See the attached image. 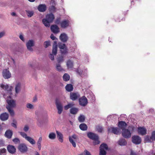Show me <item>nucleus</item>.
<instances>
[{
	"mask_svg": "<svg viewBox=\"0 0 155 155\" xmlns=\"http://www.w3.org/2000/svg\"><path fill=\"white\" fill-rule=\"evenodd\" d=\"M96 130L98 132L101 133L103 130V128L101 126L98 125L96 126Z\"/></svg>",
	"mask_w": 155,
	"mask_h": 155,
	"instance_id": "37",
	"label": "nucleus"
},
{
	"mask_svg": "<svg viewBox=\"0 0 155 155\" xmlns=\"http://www.w3.org/2000/svg\"><path fill=\"white\" fill-rule=\"evenodd\" d=\"M132 142L136 144H138L141 142V138L138 136H133L132 137Z\"/></svg>",
	"mask_w": 155,
	"mask_h": 155,
	"instance_id": "13",
	"label": "nucleus"
},
{
	"mask_svg": "<svg viewBox=\"0 0 155 155\" xmlns=\"http://www.w3.org/2000/svg\"><path fill=\"white\" fill-rule=\"evenodd\" d=\"M69 140L70 142L72 144L73 146L75 147H76V144L75 142L74 141L71 137H69Z\"/></svg>",
	"mask_w": 155,
	"mask_h": 155,
	"instance_id": "41",
	"label": "nucleus"
},
{
	"mask_svg": "<svg viewBox=\"0 0 155 155\" xmlns=\"http://www.w3.org/2000/svg\"><path fill=\"white\" fill-rule=\"evenodd\" d=\"M56 69L59 71H61L63 70V68L59 64H57L56 65Z\"/></svg>",
	"mask_w": 155,
	"mask_h": 155,
	"instance_id": "42",
	"label": "nucleus"
},
{
	"mask_svg": "<svg viewBox=\"0 0 155 155\" xmlns=\"http://www.w3.org/2000/svg\"><path fill=\"white\" fill-rule=\"evenodd\" d=\"M6 151V150L5 148H2L0 149V153H2L3 154L5 153Z\"/></svg>",
	"mask_w": 155,
	"mask_h": 155,
	"instance_id": "52",
	"label": "nucleus"
},
{
	"mask_svg": "<svg viewBox=\"0 0 155 155\" xmlns=\"http://www.w3.org/2000/svg\"><path fill=\"white\" fill-rule=\"evenodd\" d=\"M12 125L13 127H14L15 128H16V125L14 123H12Z\"/></svg>",
	"mask_w": 155,
	"mask_h": 155,
	"instance_id": "63",
	"label": "nucleus"
},
{
	"mask_svg": "<svg viewBox=\"0 0 155 155\" xmlns=\"http://www.w3.org/2000/svg\"><path fill=\"white\" fill-rule=\"evenodd\" d=\"M79 127L80 129L82 130H86L87 128V125L84 123L81 124L79 125Z\"/></svg>",
	"mask_w": 155,
	"mask_h": 155,
	"instance_id": "29",
	"label": "nucleus"
},
{
	"mask_svg": "<svg viewBox=\"0 0 155 155\" xmlns=\"http://www.w3.org/2000/svg\"><path fill=\"white\" fill-rule=\"evenodd\" d=\"M0 87L3 90L2 94L3 97L6 100L8 104L6 108L10 113L11 116H14L15 113L12 108L16 107V101L12 99V86H9L7 84H0Z\"/></svg>",
	"mask_w": 155,
	"mask_h": 155,
	"instance_id": "1",
	"label": "nucleus"
},
{
	"mask_svg": "<svg viewBox=\"0 0 155 155\" xmlns=\"http://www.w3.org/2000/svg\"><path fill=\"white\" fill-rule=\"evenodd\" d=\"M19 133L22 137L25 138L31 144L33 145L35 144L36 142L35 140L32 138L28 136L26 133L23 132H20Z\"/></svg>",
	"mask_w": 155,
	"mask_h": 155,
	"instance_id": "4",
	"label": "nucleus"
},
{
	"mask_svg": "<svg viewBox=\"0 0 155 155\" xmlns=\"http://www.w3.org/2000/svg\"><path fill=\"white\" fill-rule=\"evenodd\" d=\"M69 21L68 20H64L61 23V26L63 28H66L69 25Z\"/></svg>",
	"mask_w": 155,
	"mask_h": 155,
	"instance_id": "16",
	"label": "nucleus"
},
{
	"mask_svg": "<svg viewBox=\"0 0 155 155\" xmlns=\"http://www.w3.org/2000/svg\"><path fill=\"white\" fill-rule=\"evenodd\" d=\"M61 19L60 18H57L55 20V23L57 24V25H59L60 24L61 25Z\"/></svg>",
	"mask_w": 155,
	"mask_h": 155,
	"instance_id": "44",
	"label": "nucleus"
},
{
	"mask_svg": "<svg viewBox=\"0 0 155 155\" xmlns=\"http://www.w3.org/2000/svg\"><path fill=\"white\" fill-rule=\"evenodd\" d=\"M87 103V100L85 96L81 97L79 99V104L81 106H85Z\"/></svg>",
	"mask_w": 155,
	"mask_h": 155,
	"instance_id": "7",
	"label": "nucleus"
},
{
	"mask_svg": "<svg viewBox=\"0 0 155 155\" xmlns=\"http://www.w3.org/2000/svg\"><path fill=\"white\" fill-rule=\"evenodd\" d=\"M137 154L133 150L131 151L130 155H137Z\"/></svg>",
	"mask_w": 155,
	"mask_h": 155,
	"instance_id": "60",
	"label": "nucleus"
},
{
	"mask_svg": "<svg viewBox=\"0 0 155 155\" xmlns=\"http://www.w3.org/2000/svg\"><path fill=\"white\" fill-rule=\"evenodd\" d=\"M78 111V109L76 107H72L70 109V113L73 114H76Z\"/></svg>",
	"mask_w": 155,
	"mask_h": 155,
	"instance_id": "28",
	"label": "nucleus"
},
{
	"mask_svg": "<svg viewBox=\"0 0 155 155\" xmlns=\"http://www.w3.org/2000/svg\"><path fill=\"white\" fill-rule=\"evenodd\" d=\"M70 76L67 73H65L63 76V80L65 81H67L70 79Z\"/></svg>",
	"mask_w": 155,
	"mask_h": 155,
	"instance_id": "34",
	"label": "nucleus"
},
{
	"mask_svg": "<svg viewBox=\"0 0 155 155\" xmlns=\"http://www.w3.org/2000/svg\"><path fill=\"white\" fill-rule=\"evenodd\" d=\"M108 150L107 145L104 143L102 144L100 147L99 155H106V151Z\"/></svg>",
	"mask_w": 155,
	"mask_h": 155,
	"instance_id": "5",
	"label": "nucleus"
},
{
	"mask_svg": "<svg viewBox=\"0 0 155 155\" xmlns=\"http://www.w3.org/2000/svg\"><path fill=\"white\" fill-rule=\"evenodd\" d=\"M35 42L32 40H29L26 43L27 48H31L34 46Z\"/></svg>",
	"mask_w": 155,
	"mask_h": 155,
	"instance_id": "23",
	"label": "nucleus"
},
{
	"mask_svg": "<svg viewBox=\"0 0 155 155\" xmlns=\"http://www.w3.org/2000/svg\"><path fill=\"white\" fill-rule=\"evenodd\" d=\"M4 145L3 140H0V147L4 146Z\"/></svg>",
	"mask_w": 155,
	"mask_h": 155,
	"instance_id": "59",
	"label": "nucleus"
},
{
	"mask_svg": "<svg viewBox=\"0 0 155 155\" xmlns=\"http://www.w3.org/2000/svg\"><path fill=\"white\" fill-rule=\"evenodd\" d=\"M74 105V104L73 103H69L67 105L64 107V110H68L69 108H71Z\"/></svg>",
	"mask_w": 155,
	"mask_h": 155,
	"instance_id": "33",
	"label": "nucleus"
},
{
	"mask_svg": "<svg viewBox=\"0 0 155 155\" xmlns=\"http://www.w3.org/2000/svg\"><path fill=\"white\" fill-rule=\"evenodd\" d=\"M56 132L57 137L58 138L59 141L61 143L63 142V134L61 133L57 130L56 131Z\"/></svg>",
	"mask_w": 155,
	"mask_h": 155,
	"instance_id": "24",
	"label": "nucleus"
},
{
	"mask_svg": "<svg viewBox=\"0 0 155 155\" xmlns=\"http://www.w3.org/2000/svg\"><path fill=\"white\" fill-rule=\"evenodd\" d=\"M108 131L109 132L115 134H118L120 133V129L117 127L112 126L108 127Z\"/></svg>",
	"mask_w": 155,
	"mask_h": 155,
	"instance_id": "6",
	"label": "nucleus"
},
{
	"mask_svg": "<svg viewBox=\"0 0 155 155\" xmlns=\"http://www.w3.org/2000/svg\"><path fill=\"white\" fill-rule=\"evenodd\" d=\"M7 149L8 152L11 154H14L16 152V148L13 146L8 145L7 146Z\"/></svg>",
	"mask_w": 155,
	"mask_h": 155,
	"instance_id": "18",
	"label": "nucleus"
},
{
	"mask_svg": "<svg viewBox=\"0 0 155 155\" xmlns=\"http://www.w3.org/2000/svg\"><path fill=\"white\" fill-rule=\"evenodd\" d=\"M13 142L15 143H20V140L18 138H15L13 140Z\"/></svg>",
	"mask_w": 155,
	"mask_h": 155,
	"instance_id": "49",
	"label": "nucleus"
},
{
	"mask_svg": "<svg viewBox=\"0 0 155 155\" xmlns=\"http://www.w3.org/2000/svg\"><path fill=\"white\" fill-rule=\"evenodd\" d=\"M68 49H60V51L62 54H65L67 52Z\"/></svg>",
	"mask_w": 155,
	"mask_h": 155,
	"instance_id": "50",
	"label": "nucleus"
},
{
	"mask_svg": "<svg viewBox=\"0 0 155 155\" xmlns=\"http://www.w3.org/2000/svg\"><path fill=\"white\" fill-rule=\"evenodd\" d=\"M50 37L53 40L57 39V38L52 34H51Z\"/></svg>",
	"mask_w": 155,
	"mask_h": 155,
	"instance_id": "55",
	"label": "nucleus"
},
{
	"mask_svg": "<svg viewBox=\"0 0 155 155\" xmlns=\"http://www.w3.org/2000/svg\"><path fill=\"white\" fill-rule=\"evenodd\" d=\"M84 153L85 155H91V153L86 150H84Z\"/></svg>",
	"mask_w": 155,
	"mask_h": 155,
	"instance_id": "51",
	"label": "nucleus"
},
{
	"mask_svg": "<svg viewBox=\"0 0 155 155\" xmlns=\"http://www.w3.org/2000/svg\"><path fill=\"white\" fill-rule=\"evenodd\" d=\"M123 136L125 138H129L131 136V133L128 129H123L122 132Z\"/></svg>",
	"mask_w": 155,
	"mask_h": 155,
	"instance_id": "8",
	"label": "nucleus"
},
{
	"mask_svg": "<svg viewBox=\"0 0 155 155\" xmlns=\"http://www.w3.org/2000/svg\"><path fill=\"white\" fill-rule=\"evenodd\" d=\"M20 39L23 42H25V40L23 36L22 35H20L19 36Z\"/></svg>",
	"mask_w": 155,
	"mask_h": 155,
	"instance_id": "54",
	"label": "nucleus"
},
{
	"mask_svg": "<svg viewBox=\"0 0 155 155\" xmlns=\"http://www.w3.org/2000/svg\"><path fill=\"white\" fill-rule=\"evenodd\" d=\"M57 43L56 41H54L53 45V48H57Z\"/></svg>",
	"mask_w": 155,
	"mask_h": 155,
	"instance_id": "46",
	"label": "nucleus"
},
{
	"mask_svg": "<svg viewBox=\"0 0 155 155\" xmlns=\"http://www.w3.org/2000/svg\"><path fill=\"white\" fill-rule=\"evenodd\" d=\"M87 135L88 138L94 140L93 143L94 145L100 143V141L98 140L99 137L97 134L91 132H89L87 133Z\"/></svg>",
	"mask_w": 155,
	"mask_h": 155,
	"instance_id": "3",
	"label": "nucleus"
},
{
	"mask_svg": "<svg viewBox=\"0 0 155 155\" xmlns=\"http://www.w3.org/2000/svg\"><path fill=\"white\" fill-rule=\"evenodd\" d=\"M42 140V138L41 137H40L37 142V145L38 149L40 150L41 147V142Z\"/></svg>",
	"mask_w": 155,
	"mask_h": 155,
	"instance_id": "26",
	"label": "nucleus"
},
{
	"mask_svg": "<svg viewBox=\"0 0 155 155\" xmlns=\"http://www.w3.org/2000/svg\"><path fill=\"white\" fill-rule=\"evenodd\" d=\"M12 15L13 16H15L16 15V14L15 12H12L11 13Z\"/></svg>",
	"mask_w": 155,
	"mask_h": 155,
	"instance_id": "62",
	"label": "nucleus"
},
{
	"mask_svg": "<svg viewBox=\"0 0 155 155\" xmlns=\"http://www.w3.org/2000/svg\"><path fill=\"white\" fill-rule=\"evenodd\" d=\"M59 39L62 42L65 43L67 41L68 37L65 33H63L60 35Z\"/></svg>",
	"mask_w": 155,
	"mask_h": 155,
	"instance_id": "9",
	"label": "nucleus"
},
{
	"mask_svg": "<svg viewBox=\"0 0 155 155\" xmlns=\"http://www.w3.org/2000/svg\"><path fill=\"white\" fill-rule=\"evenodd\" d=\"M63 61V57L61 56L58 58L57 59V61L58 63H61Z\"/></svg>",
	"mask_w": 155,
	"mask_h": 155,
	"instance_id": "47",
	"label": "nucleus"
},
{
	"mask_svg": "<svg viewBox=\"0 0 155 155\" xmlns=\"http://www.w3.org/2000/svg\"><path fill=\"white\" fill-rule=\"evenodd\" d=\"M19 150L21 152L25 153L28 150V148L26 145L24 143L20 144L18 147Z\"/></svg>",
	"mask_w": 155,
	"mask_h": 155,
	"instance_id": "10",
	"label": "nucleus"
},
{
	"mask_svg": "<svg viewBox=\"0 0 155 155\" xmlns=\"http://www.w3.org/2000/svg\"><path fill=\"white\" fill-rule=\"evenodd\" d=\"M54 19V16L52 13L48 14L46 16V18L42 20V22L45 26L47 27L50 26V24L52 23Z\"/></svg>",
	"mask_w": 155,
	"mask_h": 155,
	"instance_id": "2",
	"label": "nucleus"
},
{
	"mask_svg": "<svg viewBox=\"0 0 155 155\" xmlns=\"http://www.w3.org/2000/svg\"><path fill=\"white\" fill-rule=\"evenodd\" d=\"M45 48H47L50 45V41H46L44 42V44Z\"/></svg>",
	"mask_w": 155,
	"mask_h": 155,
	"instance_id": "43",
	"label": "nucleus"
},
{
	"mask_svg": "<svg viewBox=\"0 0 155 155\" xmlns=\"http://www.w3.org/2000/svg\"><path fill=\"white\" fill-rule=\"evenodd\" d=\"M152 137L153 140H155V131L152 132Z\"/></svg>",
	"mask_w": 155,
	"mask_h": 155,
	"instance_id": "56",
	"label": "nucleus"
},
{
	"mask_svg": "<svg viewBox=\"0 0 155 155\" xmlns=\"http://www.w3.org/2000/svg\"><path fill=\"white\" fill-rule=\"evenodd\" d=\"M127 125L126 123L124 121H119L118 123V127L119 129H125V128H126Z\"/></svg>",
	"mask_w": 155,
	"mask_h": 155,
	"instance_id": "20",
	"label": "nucleus"
},
{
	"mask_svg": "<svg viewBox=\"0 0 155 155\" xmlns=\"http://www.w3.org/2000/svg\"><path fill=\"white\" fill-rule=\"evenodd\" d=\"M12 131L10 130H7L5 132V136L8 138H11L12 135Z\"/></svg>",
	"mask_w": 155,
	"mask_h": 155,
	"instance_id": "27",
	"label": "nucleus"
},
{
	"mask_svg": "<svg viewBox=\"0 0 155 155\" xmlns=\"http://www.w3.org/2000/svg\"><path fill=\"white\" fill-rule=\"evenodd\" d=\"M2 75L5 79H8L11 77V74L8 69L3 70L2 72Z\"/></svg>",
	"mask_w": 155,
	"mask_h": 155,
	"instance_id": "12",
	"label": "nucleus"
},
{
	"mask_svg": "<svg viewBox=\"0 0 155 155\" xmlns=\"http://www.w3.org/2000/svg\"><path fill=\"white\" fill-rule=\"evenodd\" d=\"M137 131L139 134L141 135H144L146 134V130L144 127H138L137 129Z\"/></svg>",
	"mask_w": 155,
	"mask_h": 155,
	"instance_id": "19",
	"label": "nucleus"
},
{
	"mask_svg": "<svg viewBox=\"0 0 155 155\" xmlns=\"http://www.w3.org/2000/svg\"><path fill=\"white\" fill-rule=\"evenodd\" d=\"M26 107L27 108L30 109H32L34 108V107L32 104L30 103H28L26 104Z\"/></svg>",
	"mask_w": 155,
	"mask_h": 155,
	"instance_id": "45",
	"label": "nucleus"
},
{
	"mask_svg": "<svg viewBox=\"0 0 155 155\" xmlns=\"http://www.w3.org/2000/svg\"><path fill=\"white\" fill-rule=\"evenodd\" d=\"M58 47L59 48H66L65 44L61 42L58 43Z\"/></svg>",
	"mask_w": 155,
	"mask_h": 155,
	"instance_id": "36",
	"label": "nucleus"
},
{
	"mask_svg": "<svg viewBox=\"0 0 155 155\" xmlns=\"http://www.w3.org/2000/svg\"><path fill=\"white\" fill-rule=\"evenodd\" d=\"M78 120L80 122H83L85 120L84 116L82 115H80L78 118Z\"/></svg>",
	"mask_w": 155,
	"mask_h": 155,
	"instance_id": "39",
	"label": "nucleus"
},
{
	"mask_svg": "<svg viewBox=\"0 0 155 155\" xmlns=\"http://www.w3.org/2000/svg\"><path fill=\"white\" fill-rule=\"evenodd\" d=\"M118 144L121 146H124L126 144L125 140L123 139H120L118 142Z\"/></svg>",
	"mask_w": 155,
	"mask_h": 155,
	"instance_id": "32",
	"label": "nucleus"
},
{
	"mask_svg": "<svg viewBox=\"0 0 155 155\" xmlns=\"http://www.w3.org/2000/svg\"><path fill=\"white\" fill-rule=\"evenodd\" d=\"M56 135L54 133H51L49 134V138L51 139H54L55 138Z\"/></svg>",
	"mask_w": 155,
	"mask_h": 155,
	"instance_id": "40",
	"label": "nucleus"
},
{
	"mask_svg": "<svg viewBox=\"0 0 155 155\" xmlns=\"http://www.w3.org/2000/svg\"><path fill=\"white\" fill-rule=\"evenodd\" d=\"M154 140L152 138V136H147L145 138V141L147 142H150Z\"/></svg>",
	"mask_w": 155,
	"mask_h": 155,
	"instance_id": "31",
	"label": "nucleus"
},
{
	"mask_svg": "<svg viewBox=\"0 0 155 155\" xmlns=\"http://www.w3.org/2000/svg\"><path fill=\"white\" fill-rule=\"evenodd\" d=\"M55 8L54 6H51L49 8V10L50 12H53L55 11Z\"/></svg>",
	"mask_w": 155,
	"mask_h": 155,
	"instance_id": "48",
	"label": "nucleus"
},
{
	"mask_svg": "<svg viewBox=\"0 0 155 155\" xmlns=\"http://www.w3.org/2000/svg\"><path fill=\"white\" fill-rule=\"evenodd\" d=\"M46 9V6L45 5L41 4L38 7V10L40 12H44Z\"/></svg>",
	"mask_w": 155,
	"mask_h": 155,
	"instance_id": "25",
	"label": "nucleus"
},
{
	"mask_svg": "<svg viewBox=\"0 0 155 155\" xmlns=\"http://www.w3.org/2000/svg\"><path fill=\"white\" fill-rule=\"evenodd\" d=\"M57 52V49H52V53H50L49 55V58L51 60H54V56L56 54Z\"/></svg>",
	"mask_w": 155,
	"mask_h": 155,
	"instance_id": "22",
	"label": "nucleus"
},
{
	"mask_svg": "<svg viewBox=\"0 0 155 155\" xmlns=\"http://www.w3.org/2000/svg\"><path fill=\"white\" fill-rule=\"evenodd\" d=\"M26 12L27 13L28 16L29 18L32 17L34 13L33 11L26 10Z\"/></svg>",
	"mask_w": 155,
	"mask_h": 155,
	"instance_id": "35",
	"label": "nucleus"
},
{
	"mask_svg": "<svg viewBox=\"0 0 155 155\" xmlns=\"http://www.w3.org/2000/svg\"><path fill=\"white\" fill-rule=\"evenodd\" d=\"M65 89L68 91H71L73 89V86L71 84H68L65 87Z\"/></svg>",
	"mask_w": 155,
	"mask_h": 155,
	"instance_id": "30",
	"label": "nucleus"
},
{
	"mask_svg": "<svg viewBox=\"0 0 155 155\" xmlns=\"http://www.w3.org/2000/svg\"><path fill=\"white\" fill-rule=\"evenodd\" d=\"M8 118V114L7 113H4L1 114L0 115V118L2 121H5L7 120Z\"/></svg>",
	"mask_w": 155,
	"mask_h": 155,
	"instance_id": "21",
	"label": "nucleus"
},
{
	"mask_svg": "<svg viewBox=\"0 0 155 155\" xmlns=\"http://www.w3.org/2000/svg\"><path fill=\"white\" fill-rule=\"evenodd\" d=\"M29 129V127L27 125H25L24 128L23 130L27 132L28 130Z\"/></svg>",
	"mask_w": 155,
	"mask_h": 155,
	"instance_id": "53",
	"label": "nucleus"
},
{
	"mask_svg": "<svg viewBox=\"0 0 155 155\" xmlns=\"http://www.w3.org/2000/svg\"><path fill=\"white\" fill-rule=\"evenodd\" d=\"M77 73L79 75H80L81 77H83V74H82V71H79V70H78L77 71Z\"/></svg>",
	"mask_w": 155,
	"mask_h": 155,
	"instance_id": "58",
	"label": "nucleus"
},
{
	"mask_svg": "<svg viewBox=\"0 0 155 155\" xmlns=\"http://www.w3.org/2000/svg\"><path fill=\"white\" fill-rule=\"evenodd\" d=\"M55 104L58 110V113L59 114H61L63 110V107L61 103L57 100L55 102Z\"/></svg>",
	"mask_w": 155,
	"mask_h": 155,
	"instance_id": "11",
	"label": "nucleus"
},
{
	"mask_svg": "<svg viewBox=\"0 0 155 155\" xmlns=\"http://www.w3.org/2000/svg\"><path fill=\"white\" fill-rule=\"evenodd\" d=\"M29 2H33L35 1V0H28Z\"/></svg>",
	"mask_w": 155,
	"mask_h": 155,
	"instance_id": "64",
	"label": "nucleus"
},
{
	"mask_svg": "<svg viewBox=\"0 0 155 155\" xmlns=\"http://www.w3.org/2000/svg\"><path fill=\"white\" fill-rule=\"evenodd\" d=\"M5 31H2L0 32V38H2V37L5 35Z\"/></svg>",
	"mask_w": 155,
	"mask_h": 155,
	"instance_id": "57",
	"label": "nucleus"
},
{
	"mask_svg": "<svg viewBox=\"0 0 155 155\" xmlns=\"http://www.w3.org/2000/svg\"><path fill=\"white\" fill-rule=\"evenodd\" d=\"M80 95L78 93L71 92L70 94V98L73 101L76 100L79 97Z\"/></svg>",
	"mask_w": 155,
	"mask_h": 155,
	"instance_id": "15",
	"label": "nucleus"
},
{
	"mask_svg": "<svg viewBox=\"0 0 155 155\" xmlns=\"http://www.w3.org/2000/svg\"><path fill=\"white\" fill-rule=\"evenodd\" d=\"M51 30L54 34H57L60 32L59 28L56 25H52L51 27Z\"/></svg>",
	"mask_w": 155,
	"mask_h": 155,
	"instance_id": "14",
	"label": "nucleus"
},
{
	"mask_svg": "<svg viewBox=\"0 0 155 155\" xmlns=\"http://www.w3.org/2000/svg\"><path fill=\"white\" fill-rule=\"evenodd\" d=\"M71 137L72 138V139L73 138L75 139H76L77 138L75 134L72 135Z\"/></svg>",
	"mask_w": 155,
	"mask_h": 155,
	"instance_id": "61",
	"label": "nucleus"
},
{
	"mask_svg": "<svg viewBox=\"0 0 155 155\" xmlns=\"http://www.w3.org/2000/svg\"><path fill=\"white\" fill-rule=\"evenodd\" d=\"M21 84L18 82L16 83L15 87V95L18 94L20 91L21 89Z\"/></svg>",
	"mask_w": 155,
	"mask_h": 155,
	"instance_id": "17",
	"label": "nucleus"
},
{
	"mask_svg": "<svg viewBox=\"0 0 155 155\" xmlns=\"http://www.w3.org/2000/svg\"><path fill=\"white\" fill-rule=\"evenodd\" d=\"M67 65L68 68H71L73 66V62L70 60H68L67 63Z\"/></svg>",
	"mask_w": 155,
	"mask_h": 155,
	"instance_id": "38",
	"label": "nucleus"
}]
</instances>
